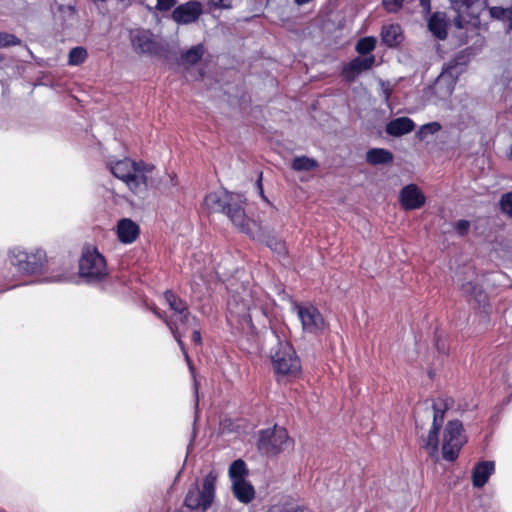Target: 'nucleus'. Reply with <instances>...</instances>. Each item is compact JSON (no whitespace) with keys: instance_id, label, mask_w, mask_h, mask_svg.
<instances>
[{"instance_id":"13","label":"nucleus","mask_w":512,"mask_h":512,"mask_svg":"<svg viewBox=\"0 0 512 512\" xmlns=\"http://www.w3.org/2000/svg\"><path fill=\"white\" fill-rule=\"evenodd\" d=\"M399 202L404 210H416L425 204V196L415 184L404 186L399 194Z\"/></svg>"},{"instance_id":"36","label":"nucleus","mask_w":512,"mask_h":512,"mask_svg":"<svg viewBox=\"0 0 512 512\" xmlns=\"http://www.w3.org/2000/svg\"><path fill=\"white\" fill-rule=\"evenodd\" d=\"M19 40L12 34L0 32V47H7L19 44Z\"/></svg>"},{"instance_id":"6","label":"nucleus","mask_w":512,"mask_h":512,"mask_svg":"<svg viewBox=\"0 0 512 512\" xmlns=\"http://www.w3.org/2000/svg\"><path fill=\"white\" fill-rule=\"evenodd\" d=\"M108 274L104 256L94 247L83 249L79 260V275L87 283L102 281Z\"/></svg>"},{"instance_id":"15","label":"nucleus","mask_w":512,"mask_h":512,"mask_svg":"<svg viewBox=\"0 0 512 512\" xmlns=\"http://www.w3.org/2000/svg\"><path fill=\"white\" fill-rule=\"evenodd\" d=\"M139 226L129 218H122L116 226V234L119 241L123 244L133 243L139 236Z\"/></svg>"},{"instance_id":"35","label":"nucleus","mask_w":512,"mask_h":512,"mask_svg":"<svg viewBox=\"0 0 512 512\" xmlns=\"http://www.w3.org/2000/svg\"><path fill=\"white\" fill-rule=\"evenodd\" d=\"M404 0H382L383 7L387 12L397 13L403 6Z\"/></svg>"},{"instance_id":"34","label":"nucleus","mask_w":512,"mask_h":512,"mask_svg":"<svg viewBox=\"0 0 512 512\" xmlns=\"http://www.w3.org/2000/svg\"><path fill=\"white\" fill-rule=\"evenodd\" d=\"M501 211L512 218V192L503 194L500 199Z\"/></svg>"},{"instance_id":"40","label":"nucleus","mask_w":512,"mask_h":512,"mask_svg":"<svg viewBox=\"0 0 512 512\" xmlns=\"http://www.w3.org/2000/svg\"><path fill=\"white\" fill-rule=\"evenodd\" d=\"M233 0H208L209 5L216 9H229L232 7Z\"/></svg>"},{"instance_id":"3","label":"nucleus","mask_w":512,"mask_h":512,"mask_svg":"<svg viewBox=\"0 0 512 512\" xmlns=\"http://www.w3.org/2000/svg\"><path fill=\"white\" fill-rule=\"evenodd\" d=\"M6 262L20 275H42L46 271L48 256L42 247L12 245L7 249Z\"/></svg>"},{"instance_id":"30","label":"nucleus","mask_w":512,"mask_h":512,"mask_svg":"<svg viewBox=\"0 0 512 512\" xmlns=\"http://www.w3.org/2000/svg\"><path fill=\"white\" fill-rule=\"evenodd\" d=\"M204 54V47L201 44L191 47L182 55V61L185 64L193 65L197 63Z\"/></svg>"},{"instance_id":"28","label":"nucleus","mask_w":512,"mask_h":512,"mask_svg":"<svg viewBox=\"0 0 512 512\" xmlns=\"http://www.w3.org/2000/svg\"><path fill=\"white\" fill-rule=\"evenodd\" d=\"M291 167L297 172H309L318 167V162L315 159L300 156L293 159Z\"/></svg>"},{"instance_id":"44","label":"nucleus","mask_w":512,"mask_h":512,"mask_svg":"<svg viewBox=\"0 0 512 512\" xmlns=\"http://www.w3.org/2000/svg\"><path fill=\"white\" fill-rule=\"evenodd\" d=\"M421 7L425 12H430L431 6H430V0H419Z\"/></svg>"},{"instance_id":"26","label":"nucleus","mask_w":512,"mask_h":512,"mask_svg":"<svg viewBox=\"0 0 512 512\" xmlns=\"http://www.w3.org/2000/svg\"><path fill=\"white\" fill-rule=\"evenodd\" d=\"M462 292L474 299L479 304L484 303L486 300V294L481 285L472 281L466 282L461 287Z\"/></svg>"},{"instance_id":"51","label":"nucleus","mask_w":512,"mask_h":512,"mask_svg":"<svg viewBox=\"0 0 512 512\" xmlns=\"http://www.w3.org/2000/svg\"><path fill=\"white\" fill-rule=\"evenodd\" d=\"M94 2H106L107 0H93Z\"/></svg>"},{"instance_id":"43","label":"nucleus","mask_w":512,"mask_h":512,"mask_svg":"<svg viewBox=\"0 0 512 512\" xmlns=\"http://www.w3.org/2000/svg\"><path fill=\"white\" fill-rule=\"evenodd\" d=\"M192 340L195 344H201V334L198 329H194L192 333Z\"/></svg>"},{"instance_id":"7","label":"nucleus","mask_w":512,"mask_h":512,"mask_svg":"<svg viewBox=\"0 0 512 512\" xmlns=\"http://www.w3.org/2000/svg\"><path fill=\"white\" fill-rule=\"evenodd\" d=\"M466 442L467 438L464 434L462 422L457 419L448 421L443 431V459L449 462L455 461Z\"/></svg>"},{"instance_id":"37","label":"nucleus","mask_w":512,"mask_h":512,"mask_svg":"<svg viewBox=\"0 0 512 512\" xmlns=\"http://www.w3.org/2000/svg\"><path fill=\"white\" fill-rule=\"evenodd\" d=\"M510 8H502V7H492L490 8V14L493 18L498 20H506L508 21V12Z\"/></svg>"},{"instance_id":"11","label":"nucleus","mask_w":512,"mask_h":512,"mask_svg":"<svg viewBox=\"0 0 512 512\" xmlns=\"http://www.w3.org/2000/svg\"><path fill=\"white\" fill-rule=\"evenodd\" d=\"M203 13V6L198 1L180 4L172 12V19L179 25L194 23Z\"/></svg>"},{"instance_id":"5","label":"nucleus","mask_w":512,"mask_h":512,"mask_svg":"<svg viewBox=\"0 0 512 512\" xmlns=\"http://www.w3.org/2000/svg\"><path fill=\"white\" fill-rule=\"evenodd\" d=\"M217 475L211 471L201 482V485L191 486L184 499V505L190 510L206 512L213 504L215 498Z\"/></svg>"},{"instance_id":"45","label":"nucleus","mask_w":512,"mask_h":512,"mask_svg":"<svg viewBox=\"0 0 512 512\" xmlns=\"http://www.w3.org/2000/svg\"><path fill=\"white\" fill-rule=\"evenodd\" d=\"M193 274L198 275L201 279H204L203 272L201 270V267L199 265L192 267Z\"/></svg>"},{"instance_id":"42","label":"nucleus","mask_w":512,"mask_h":512,"mask_svg":"<svg viewBox=\"0 0 512 512\" xmlns=\"http://www.w3.org/2000/svg\"><path fill=\"white\" fill-rule=\"evenodd\" d=\"M267 512H302L297 509H285L283 507L274 506L271 507Z\"/></svg>"},{"instance_id":"27","label":"nucleus","mask_w":512,"mask_h":512,"mask_svg":"<svg viewBox=\"0 0 512 512\" xmlns=\"http://www.w3.org/2000/svg\"><path fill=\"white\" fill-rule=\"evenodd\" d=\"M428 28L438 39L443 40L447 36L446 23L438 14H434L428 21Z\"/></svg>"},{"instance_id":"19","label":"nucleus","mask_w":512,"mask_h":512,"mask_svg":"<svg viewBox=\"0 0 512 512\" xmlns=\"http://www.w3.org/2000/svg\"><path fill=\"white\" fill-rule=\"evenodd\" d=\"M470 56V49L460 51L447 63V67L444 71L457 79L458 75L464 71L466 65L469 63Z\"/></svg>"},{"instance_id":"50","label":"nucleus","mask_w":512,"mask_h":512,"mask_svg":"<svg viewBox=\"0 0 512 512\" xmlns=\"http://www.w3.org/2000/svg\"><path fill=\"white\" fill-rule=\"evenodd\" d=\"M258 189H259V193H260L261 197L263 199H265L264 194H263V189H262V186H261V183H260V180L258 181Z\"/></svg>"},{"instance_id":"31","label":"nucleus","mask_w":512,"mask_h":512,"mask_svg":"<svg viewBox=\"0 0 512 512\" xmlns=\"http://www.w3.org/2000/svg\"><path fill=\"white\" fill-rule=\"evenodd\" d=\"M376 43V39L372 36L363 37L357 41L355 50L361 55H366L375 49Z\"/></svg>"},{"instance_id":"21","label":"nucleus","mask_w":512,"mask_h":512,"mask_svg":"<svg viewBox=\"0 0 512 512\" xmlns=\"http://www.w3.org/2000/svg\"><path fill=\"white\" fill-rule=\"evenodd\" d=\"M298 317L302 323L303 330L314 332L317 329V309L314 307L297 306Z\"/></svg>"},{"instance_id":"23","label":"nucleus","mask_w":512,"mask_h":512,"mask_svg":"<svg viewBox=\"0 0 512 512\" xmlns=\"http://www.w3.org/2000/svg\"><path fill=\"white\" fill-rule=\"evenodd\" d=\"M232 491L236 499L245 504L251 502L255 496L254 487L246 479L234 481Z\"/></svg>"},{"instance_id":"22","label":"nucleus","mask_w":512,"mask_h":512,"mask_svg":"<svg viewBox=\"0 0 512 512\" xmlns=\"http://www.w3.org/2000/svg\"><path fill=\"white\" fill-rule=\"evenodd\" d=\"M365 159L370 165H387L393 162L394 155L385 148H371L366 152Z\"/></svg>"},{"instance_id":"54","label":"nucleus","mask_w":512,"mask_h":512,"mask_svg":"<svg viewBox=\"0 0 512 512\" xmlns=\"http://www.w3.org/2000/svg\"><path fill=\"white\" fill-rule=\"evenodd\" d=\"M228 306L231 307V303H228ZM231 312H233L232 308H230Z\"/></svg>"},{"instance_id":"24","label":"nucleus","mask_w":512,"mask_h":512,"mask_svg":"<svg viewBox=\"0 0 512 512\" xmlns=\"http://www.w3.org/2000/svg\"><path fill=\"white\" fill-rule=\"evenodd\" d=\"M442 427L431 426L427 437L423 440L422 447L428 452L431 458H437L439 452V432Z\"/></svg>"},{"instance_id":"1","label":"nucleus","mask_w":512,"mask_h":512,"mask_svg":"<svg viewBox=\"0 0 512 512\" xmlns=\"http://www.w3.org/2000/svg\"><path fill=\"white\" fill-rule=\"evenodd\" d=\"M111 173L136 195L144 194L153 185L154 166L130 158L114 159L108 162Z\"/></svg>"},{"instance_id":"48","label":"nucleus","mask_w":512,"mask_h":512,"mask_svg":"<svg viewBox=\"0 0 512 512\" xmlns=\"http://www.w3.org/2000/svg\"><path fill=\"white\" fill-rule=\"evenodd\" d=\"M508 27L512 30V6L510 7V11L508 12Z\"/></svg>"},{"instance_id":"41","label":"nucleus","mask_w":512,"mask_h":512,"mask_svg":"<svg viewBox=\"0 0 512 512\" xmlns=\"http://www.w3.org/2000/svg\"><path fill=\"white\" fill-rule=\"evenodd\" d=\"M156 9L161 12L170 10L175 4L176 0H156Z\"/></svg>"},{"instance_id":"39","label":"nucleus","mask_w":512,"mask_h":512,"mask_svg":"<svg viewBox=\"0 0 512 512\" xmlns=\"http://www.w3.org/2000/svg\"><path fill=\"white\" fill-rule=\"evenodd\" d=\"M455 230L458 233L459 236H465L467 235L469 228H470V222L467 220H458L455 225Z\"/></svg>"},{"instance_id":"8","label":"nucleus","mask_w":512,"mask_h":512,"mask_svg":"<svg viewBox=\"0 0 512 512\" xmlns=\"http://www.w3.org/2000/svg\"><path fill=\"white\" fill-rule=\"evenodd\" d=\"M291 446L287 431L275 425L271 429L262 430L259 434L258 449L266 455H276Z\"/></svg>"},{"instance_id":"53","label":"nucleus","mask_w":512,"mask_h":512,"mask_svg":"<svg viewBox=\"0 0 512 512\" xmlns=\"http://www.w3.org/2000/svg\"><path fill=\"white\" fill-rule=\"evenodd\" d=\"M246 308H247V305L244 304L242 311L246 310Z\"/></svg>"},{"instance_id":"12","label":"nucleus","mask_w":512,"mask_h":512,"mask_svg":"<svg viewBox=\"0 0 512 512\" xmlns=\"http://www.w3.org/2000/svg\"><path fill=\"white\" fill-rule=\"evenodd\" d=\"M374 63V55H369L366 57H355L343 66L341 75L346 82L352 83L361 73L371 69Z\"/></svg>"},{"instance_id":"10","label":"nucleus","mask_w":512,"mask_h":512,"mask_svg":"<svg viewBox=\"0 0 512 512\" xmlns=\"http://www.w3.org/2000/svg\"><path fill=\"white\" fill-rule=\"evenodd\" d=\"M133 51L138 55L153 56L160 53L162 44L157 37L147 29H133L129 34Z\"/></svg>"},{"instance_id":"25","label":"nucleus","mask_w":512,"mask_h":512,"mask_svg":"<svg viewBox=\"0 0 512 512\" xmlns=\"http://www.w3.org/2000/svg\"><path fill=\"white\" fill-rule=\"evenodd\" d=\"M452 7L459 14L460 13H469L474 14V12L481 10L486 7V1L482 0H450Z\"/></svg>"},{"instance_id":"9","label":"nucleus","mask_w":512,"mask_h":512,"mask_svg":"<svg viewBox=\"0 0 512 512\" xmlns=\"http://www.w3.org/2000/svg\"><path fill=\"white\" fill-rule=\"evenodd\" d=\"M271 361L276 374L292 375L300 369V363L295 351L288 342H279L271 354Z\"/></svg>"},{"instance_id":"29","label":"nucleus","mask_w":512,"mask_h":512,"mask_svg":"<svg viewBox=\"0 0 512 512\" xmlns=\"http://www.w3.org/2000/svg\"><path fill=\"white\" fill-rule=\"evenodd\" d=\"M248 474L246 464L243 460H235L229 467V477L231 482L245 480Z\"/></svg>"},{"instance_id":"14","label":"nucleus","mask_w":512,"mask_h":512,"mask_svg":"<svg viewBox=\"0 0 512 512\" xmlns=\"http://www.w3.org/2000/svg\"><path fill=\"white\" fill-rule=\"evenodd\" d=\"M455 82L456 78L443 71L442 74L436 79L435 83L431 86V93L438 100H447L454 91Z\"/></svg>"},{"instance_id":"18","label":"nucleus","mask_w":512,"mask_h":512,"mask_svg":"<svg viewBox=\"0 0 512 512\" xmlns=\"http://www.w3.org/2000/svg\"><path fill=\"white\" fill-rule=\"evenodd\" d=\"M454 400L449 396H440L432 400L433 425L442 427L446 411L453 407Z\"/></svg>"},{"instance_id":"16","label":"nucleus","mask_w":512,"mask_h":512,"mask_svg":"<svg viewBox=\"0 0 512 512\" xmlns=\"http://www.w3.org/2000/svg\"><path fill=\"white\" fill-rule=\"evenodd\" d=\"M495 471L493 461H482L477 463L472 471V483L476 488L483 487Z\"/></svg>"},{"instance_id":"32","label":"nucleus","mask_w":512,"mask_h":512,"mask_svg":"<svg viewBox=\"0 0 512 512\" xmlns=\"http://www.w3.org/2000/svg\"><path fill=\"white\" fill-rule=\"evenodd\" d=\"M87 58V51L83 47H75L70 50L68 63L72 66L82 64Z\"/></svg>"},{"instance_id":"52","label":"nucleus","mask_w":512,"mask_h":512,"mask_svg":"<svg viewBox=\"0 0 512 512\" xmlns=\"http://www.w3.org/2000/svg\"><path fill=\"white\" fill-rule=\"evenodd\" d=\"M510 157L512 158V144H511V147H510Z\"/></svg>"},{"instance_id":"4","label":"nucleus","mask_w":512,"mask_h":512,"mask_svg":"<svg viewBox=\"0 0 512 512\" xmlns=\"http://www.w3.org/2000/svg\"><path fill=\"white\" fill-rule=\"evenodd\" d=\"M164 297L170 309L174 312L172 318L170 320H165V322L177 341L189 368L192 369L190 358L185 350L181 338L185 334L187 327L196 326L197 319L189 314L187 305L174 293L167 291L165 292Z\"/></svg>"},{"instance_id":"49","label":"nucleus","mask_w":512,"mask_h":512,"mask_svg":"<svg viewBox=\"0 0 512 512\" xmlns=\"http://www.w3.org/2000/svg\"><path fill=\"white\" fill-rule=\"evenodd\" d=\"M65 10H66L67 13H69L70 16H74L75 11H74V9L72 7L69 6Z\"/></svg>"},{"instance_id":"17","label":"nucleus","mask_w":512,"mask_h":512,"mask_svg":"<svg viewBox=\"0 0 512 512\" xmlns=\"http://www.w3.org/2000/svg\"><path fill=\"white\" fill-rule=\"evenodd\" d=\"M415 128V123L409 117H398L392 119L386 124L385 131L388 135L393 137H401L412 132Z\"/></svg>"},{"instance_id":"38","label":"nucleus","mask_w":512,"mask_h":512,"mask_svg":"<svg viewBox=\"0 0 512 512\" xmlns=\"http://www.w3.org/2000/svg\"><path fill=\"white\" fill-rule=\"evenodd\" d=\"M267 246L277 254H282L285 252V245L282 241L276 238H270L267 240Z\"/></svg>"},{"instance_id":"33","label":"nucleus","mask_w":512,"mask_h":512,"mask_svg":"<svg viewBox=\"0 0 512 512\" xmlns=\"http://www.w3.org/2000/svg\"><path fill=\"white\" fill-rule=\"evenodd\" d=\"M441 130V125L438 122H430L420 127L418 136L420 139H424L427 135L436 134Z\"/></svg>"},{"instance_id":"2","label":"nucleus","mask_w":512,"mask_h":512,"mask_svg":"<svg viewBox=\"0 0 512 512\" xmlns=\"http://www.w3.org/2000/svg\"><path fill=\"white\" fill-rule=\"evenodd\" d=\"M245 199L240 194L228 192H211L203 200L202 207L207 212H223L242 232L252 235L250 221L247 219L243 204Z\"/></svg>"},{"instance_id":"46","label":"nucleus","mask_w":512,"mask_h":512,"mask_svg":"<svg viewBox=\"0 0 512 512\" xmlns=\"http://www.w3.org/2000/svg\"><path fill=\"white\" fill-rule=\"evenodd\" d=\"M436 347H437V350H438L440 353H443V354H445V353H446L445 344H444L443 342H440L439 340H437V342H436Z\"/></svg>"},{"instance_id":"47","label":"nucleus","mask_w":512,"mask_h":512,"mask_svg":"<svg viewBox=\"0 0 512 512\" xmlns=\"http://www.w3.org/2000/svg\"><path fill=\"white\" fill-rule=\"evenodd\" d=\"M121 5L123 9L128 8L131 5V0H117Z\"/></svg>"},{"instance_id":"20","label":"nucleus","mask_w":512,"mask_h":512,"mask_svg":"<svg viewBox=\"0 0 512 512\" xmlns=\"http://www.w3.org/2000/svg\"><path fill=\"white\" fill-rule=\"evenodd\" d=\"M403 33L400 25L390 24L383 26L381 30L382 43L388 47H397L403 41Z\"/></svg>"}]
</instances>
